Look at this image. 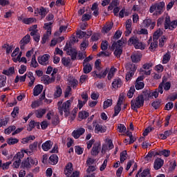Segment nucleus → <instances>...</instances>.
<instances>
[{
  "mask_svg": "<svg viewBox=\"0 0 177 177\" xmlns=\"http://www.w3.org/2000/svg\"><path fill=\"white\" fill-rule=\"evenodd\" d=\"M143 106H145V97H143V95H140L136 100H131V109L134 111L138 112L137 109H140L141 107H143Z\"/></svg>",
  "mask_w": 177,
  "mask_h": 177,
  "instance_id": "f257e3e1",
  "label": "nucleus"
},
{
  "mask_svg": "<svg viewBox=\"0 0 177 177\" xmlns=\"http://www.w3.org/2000/svg\"><path fill=\"white\" fill-rule=\"evenodd\" d=\"M58 110L60 115H63V111L64 113H70V107H71V100H67L64 102L59 101L57 102Z\"/></svg>",
  "mask_w": 177,
  "mask_h": 177,
  "instance_id": "f03ea898",
  "label": "nucleus"
},
{
  "mask_svg": "<svg viewBox=\"0 0 177 177\" xmlns=\"http://www.w3.org/2000/svg\"><path fill=\"white\" fill-rule=\"evenodd\" d=\"M165 30H170V31H174L177 27V20L171 21V17L167 16L165 19Z\"/></svg>",
  "mask_w": 177,
  "mask_h": 177,
  "instance_id": "7ed1b4c3",
  "label": "nucleus"
},
{
  "mask_svg": "<svg viewBox=\"0 0 177 177\" xmlns=\"http://www.w3.org/2000/svg\"><path fill=\"white\" fill-rule=\"evenodd\" d=\"M64 50H66L68 56H71L72 60H75L77 59V49L73 48L71 45L66 44Z\"/></svg>",
  "mask_w": 177,
  "mask_h": 177,
  "instance_id": "20e7f679",
  "label": "nucleus"
},
{
  "mask_svg": "<svg viewBox=\"0 0 177 177\" xmlns=\"http://www.w3.org/2000/svg\"><path fill=\"white\" fill-rule=\"evenodd\" d=\"M49 59H50V55L49 54H44L42 56L38 57L37 61L41 66H46V62H49Z\"/></svg>",
  "mask_w": 177,
  "mask_h": 177,
  "instance_id": "39448f33",
  "label": "nucleus"
},
{
  "mask_svg": "<svg viewBox=\"0 0 177 177\" xmlns=\"http://www.w3.org/2000/svg\"><path fill=\"white\" fill-rule=\"evenodd\" d=\"M109 68H106V69L103 71L97 73L96 71L93 72V77H96V78H99L100 80H102L103 78H106V76L109 73Z\"/></svg>",
  "mask_w": 177,
  "mask_h": 177,
  "instance_id": "423d86ee",
  "label": "nucleus"
},
{
  "mask_svg": "<svg viewBox=\"0 0 177 177\" xmlns=\"http://www.w3.org/2000/svg\"><path fill=\"white\" fill-rule=\"evenodd\" d=\"M117 43L114 41L111 48L113 50L115 49L113 52V55H115V56L119 59V57H121V55H122V48H120V47L117 46Z\"/></svg>",
  "mask_w": 177,
  "mask_h": 177,
  "instance_id": "0eeeda50",
  "label": "nucleus"
},
{
  "mask_svg": "<svg viewBox=\"0 0 177 177\" xmlns=\"http://www.w3.org/2000/svg\"><path fill=\"white\" fill-rule=\"evenodd\" d=\"M156 8V12L158 15H161L164 10H165V2L161 1L155 3Z\"/></svg>",
  "mask_w": 177,
  "mask_h": 177,
  "instance_id": "6e6552de",
  "label": "nucleus"
},
{
  "mask_svg": "<svg viewBox=\"0 0 177 177\" xmlns=\"http://www.w3.org/2000/svg\"><path fill=\"white\" fill-rule=\"evenodd\" d=\"M162 165H164V160L161 159V158H158L154 160L153 168L156 171L160 169Z\"/></svg>",
  "mask_w": 177,
  "mask_h": 177,
  "instance_id": "1a4fd4ad",
  "label": "nucleus"
},
{
  "mask_svg": "<svg viewBox=\"0 0 177 177\" xmlns=\"http://www.w3.org/2000/svg\"><path fill=\"white\" fill-rule=\"evenodd\" d=\"M53 146V142L51 140H47L41 145V149L44 151H49Z\"/></svg>",
  "mask_w": 177,
  "mask_h": 177,
  "instance_id": "9d476101",
  "label": "nucleus"
},
{
  "mask_svg": "<svg viewBox=\"0 0 177 177\" xmlns=\"http://www.w3.org/2000/svg\"><path fill=\"white\" fill-rule=\"evenodd\" d=\"M85 133V129L80 128L77 130H74L72 133V135L75 139H78L81 135Z\"/></svg>",
  "mask_w": 177,
  "mask_h": 177,
  "instance_id": "9b49d317",
  "label": "nucleus"
},
{
  "mask_svg": "<svg viewBox=\"0 0 177 177\" xmlns=\"http://www.w3.org/2000/svg\"><path fill=\"white\" fill-rule=\"evenodd\" d=\"M107 131L106 126L96 124L95 127V133H104Z\"/></svg>",
  "mask_w": 177,
  "mask_h": 177,
  "instance_id": "f8f14e48",
  "label": "nucleus"
},
{
  "mask_svg": "<svg viewBox=\"0 0 177 177\" xmlns=\"http://www.w3.org/2000/svg\"><path fill=\"white\" fill-rule=\"evenodd\" d=\"M44 86L42 84H37L33 88V96H39L42 93Z\"/></svg>",
  "mask_w": 177,
  "mask_h": 177,
  "instance_id": "ddd939ff",
  "label": "nucleus"
},
{
  "mask_svg": "<svg viewBox=\"0 0 177 177\" xmlns=\"http://www.w3.org/2000/svg\"><path fill=\"white\" fill-rule=\"evenodd\" d=\"M21 168L23 169H31V165L30 163V160H28V158L26 159H24L23 161L21 163Z\"/></svg>",
  "mask_w": 177,
  "mask_h": 177,
  "instance_id": "4468645a",
  "label": "nucleus"
},
{
  "mask_svg": "<svg viewBox=\"0 0 177 177\" xmlns=\"http://www.w3.org/2000/svg\"><path fill=\"white\" fill-rule=\"evenodd\" d=\"M126 68L128 73H133V74H135V71H136L137 67L135 64L129 62L126 64Z\"/></svg>",
  "mask_w": 177,
  "mask_h": 177,
  "instance_id": "2eb2a0df",
  "label": "nucleus"
},
{
  "mask_svg": "<svg viewBox=\"0 0 177 177\" xmlns=\"http://www.w3.org/2000/svg\"><path fill=\"white\" fill-rule=\"evenodd\" d=\"M64 172L66 176H70V175H71V173L73 172V163L68 162L66 165V168L64 170Z\"/></svg>",
  "mask_w": 177,
  "mask_h": 177,
  "instance_id": "dca6fc26",
  "label": "nucleus"
},
{
  "mask_svg": "<svg viewBox=\"0 0 177 177\" xmlns=\"http://www.w3.org/2000/svg\"><path fill=\"white\" fill-rule=\"evenodd\" d=\"M100 153V144H94L91 149V156H97Z\"/></svg>",
  "mask_w": 177,
  "mask_h": 177,
  "instance_id": "f3484780",
  "label": "nucleus"
},
{
  "mask_svg": "<svg viewBox=\"0 0 177 177\" xmlns=\"http://www.w3.org/2000/svg\"><path fill=\"white\" fill-rule=\"evenodd\" d=\"M68 82H69V84L71 85V86L75 89V88H77V86L78 85V80L77 79H75L73 76L70 75L68 77Z\"/></svg>",
  "mask_w": 177,
  "mask_h": 177,
  "instance_id": "a211bd4d",
  "label": "nucleus"
},
{
  "mask_svg": "<svg viewBox=\"0 0 177 177\" xmlns=\"http://www.w3.org/2000/svg\"><path fill=\"white\" fill-rule=\"evenodd\" d=\"M15 73V66H11L7 70H3L2 74H3L4 75H7V77H10V75H13Z\"/></svg>",
  "mask_w": 177,
  "mask_h": 177,
  "instance_id": "6ab92c4d",
  "label": "nucleus"
},
{
  "mask_svg": "<svg viewBox=\"0 0 177 177\" xmlns=\"http://www.w3.org/2000/svg\"><path fill=\"white\" fill-rule=\"evenodd\" d=\"M59 162V156H57L56 154H53L49 158V163L51 165H56Z\"/></svg>",
  "mask_w": 177,
  "mask_h": 177,
  "instance_id": "aec40b11",
  "label": "nucleus"
},
{
  "mask_svg": "<svg viewBox=\"0 0 177 177\" xmlns=\"http://www.w3.org/2000/svg\"><path fill=\"white\" fill-rule=\"evenodd\" d=\"M139 42V39L137 37L133 36L129 38L128 41V45L129 46H134V48L136 46V44Z\"/></svg>",
  "mask_w": 177,
  "mask_h": 177,
  "instance_id": "412c9836",
  "label": "nucleus"
},
{
  "mask_svg": "<svg viewBox=\"0 0 177 177\" xmlns=\"http://www.w3.org/2000/svg\"><path fill=\"white\" fill-rule=\"evenodd\" d=\"M139 42V39L137 37L133 36L129 38L128 41V45L129 46H134V48L136 46V44Z\"/></svg>",
  "mask_w": 177,
  "mask_h": 177,
  "instance_id": "4be33fe9",
  "label": "nucleus"
},
{
  "mask_svg": "<svg viewBox=\"0 0 177 177\" xmlns=\"http://www.w3.org/2000/svg\"><path fill=\"white\" fill-rule=\"evenodd\" d=\"M122 84V81H121V79L117 78V79H115L112 82V87L114 89H117L118 88H121Z\"/></svg>",
  "mask_w": 177,
  "mask_h": 177,
  "instance_id": "5701e85b",
  "label": "nucleus"
},
{
  "mask_svg": "<svg viewBox=\"0 0 177 177\" xmlns=\"http://www.w3.org/2000/svg\"><path fill=\"white\" fill-rule=\"evenodd\" d=\"M37 118H42L44 114H46V109H39L36 110L35 111Z\"/></svg>",
  "mask_w": 177,
  "mask_h": 177,
  "instance_id": "b1692460",
  "label": "nucleus"
},
{
  "mask_svg": "<svg viewBox=\"0 0 177 177\" xmlns=\"http://www.w3.org/2000/svg\"><path fill=\"white\" fill-rule=\"evenodd\" d=\"M30 36L33 37V39L35 42H39V39H41V35L37 32V30L30 32Z\"/></svg>",
  "mask_w": 177,
  "mask_h": 177,
  "instance_id": "393cba45",
  "label": "nucleus"
},
{
  "mask_svg": "<svg viewBox=\"0 0 177 177\" xmlns=\"http://www.w3.org/2000/svg\"><path fill=\"white\" fill-rule=\"evenodd\" d=\"M92 71V66H91V64L87 63L85 64V63H83V72L84 74H89Z\"/></svg>",
  "mask_w": 177,
  "mask_h": 177,
  "instance_id": "a878e982",
  "label": "nucleus"
},
{
  "mask_svg": "<svg viewBox=\"0 0 177 177\" xmlns=\"http://www.w3.org/2000/svg\"><path fill=\"white\" fill-rule=\"evenodd\" d=\"M171 60V52L167 51L166 54L163 55L162 64H167Z\"/></svg>",
  "mask_w": 177,
  "mask_h": 177,
  "instance_id": "bb28decb",
  "label": "nucleus"
},
{
  "mask_svg": "<svg viewBox=\"0 0 177 177\" xmlns=\"http://www.w3.org/2000/svg\"><path fill=\"white\" fill-rule=\"evenodd\" d=\"M55 77H49V75H45L44 79V82L45 85H49V84H52V82H55Z\"/></svg>",
  "mask_w": 177,
  "mask_h": 177,
  "instance_id": "cd10ccee",
  "label": "nucleus"
},
{
  "mask_svg": "<svg viewBox=\"0 0 177 177\" xmlns=\"http://www.w3.org/2000/svg\"><path fill=\"white\" fill-rule=\"evenodd\" d=\"M53 23L52 22H48V23H45L44 26V28L46 30V34H49L50 35L52 34V25Z\"/></svg>",
  "mask_w": 177,
  "mask_h": 177,
  "instance_id": "c85d7f7f",
  "label": "nucleus"
},
{
  "mask_svg": "<svg viewBox=\"0 0 177 177\" xmlns=\"http://www.w3.org/2000/svg\"><path fill=\"white\" fill-rule=\"evenodd\" d=\"M62 93H63L62 87H60V86H57L56 91L54 93V98L57 99V97H60V96H62Z\"/></svg>",
  "mask_w": 177,
  "mask_h": 177,
  "instance_id": "c756f323",
  "label": "nucleus"
},
{
  "mask_svg": "<svg viewBox=\"0 0 177 177\" xmlns=\"http://www.w3.org/2000/svg\"><path fill=\"white\" fill-rule=\"evenodd\" d=\"M140 59H142V55L138 54H133L131 56V59L133 63H138V62H140Z\"/></svg>",
  "mask_w": 177,
  "mask_h": 177,
  "instance_id": "7c9ffc66",
  "label": "nucleus"
},
{
  "mask_svg": "<svg viewBox=\"0 0 177 177\" xmlns=\"http://www.w3.org/2000/svg\"><path fill=\"white\" fill-rule=\"evenodd\" d=\"M163 32L161 30V29L157 30L156 32H154L153 35V41H158V38L162 35Z\"/></svg>",
  "mask_w": 177,
  "mask_h": 177,
  "instance_id": "2f4dec72",
  "label": "nucleus"
},
{
  "mask_svg": "<svg viewBox=\"0 0 177 177\" xmlns=\"http://www.w3.org/2000/svg\"><path fill=\"white\" fill-rule=\"evenodd\" d=\"M115 71H117V68H114L113 66L109 70L107 76L109 80H111V78L114 77V73H115Z\"/></svg>",
  "mask_w": 177,
  "mask_h": 177,
  "instance_id": "473e14b6",
  "label": "nucleus"
},
{
  "mask_svg": "<svg viewBox=\"0 0 177 177\" xmlns=\"http://www.w3.org/2000/svg\"><path fill=\"white\" fill-rule=\"evenodd\" d=\"M154 41L151 43V45L149 46V50L151 52H154L157 48H158V41L157 40H153Z\"/></svg>",
  "mask_w": 177,
  "mask_h": 177,
  "instance_id": "72a5a7b5",
  "label": "nucleus"
},
{
  "mask_svg": "<svg viewBox=\"0 0 177 177\" xmlns=\"http://www.w3.org/2000/svg\"><path fill=\"white\" fill-rule=\"evenodd\" d=\"M89 115V113L86 112V111H80L79 113L78 117L79 118H81V120H86Z\"/></svg>",
  "mask_w": 177,
  "mask_h": 177,
  "instance_id": "f704fd0d",
  "label": "nucleus"
},
{
  "mask_svg": "<svg viewBox=\"0 0 177 177\" xmlns=\"http://www.w3.org/2000/svg\"><path fill=\"white\" fill-rule=\"evenodd\" d=\"M37 19L35 18L30 17V18H24L22 19V22L24 24H32L34 23Z\"/></svg>",
  "mask_w": 177,
  "mask_h": 177,
  "instance_id": "c9c22d12",
  "label": "nucleus"
},
{
  "mask_svg": "<svg viewBox=\"0 0 177 177\" xmlns=\"http://www.w3.org/2000/svg\"><path fill=\"white\" fill-rule=\"evenodd\" d=\"M6 85V76L5 75H0V88H3Z\"/></svg>",
  "mask_w": 177,
  "mask_h": 177,
  "instance_id": "e433bc0d",
  "label": "nucleus"
},
{
  "mask_svg": "<svg viewBox=\"0 0 177 177\" xmlns=\"http://www.w3.org/2000/svg\"><path fill=\"white\" fill-rule=\"evenodd\" d=\"M135 88L137 91H140L145 88V82H136Z\"/></svg>",
  "mask_w": 177,
  "mask_h": 177,
  "instance_id": "4c0bfd02",
  "label": "nucleus"
},
{
  "mask_svg": "<svg viewBox=\"0 0 177 177\" xmlns=\"http://www.w3.org/2000/svg\"><path fill=\"white\" fill-rule=\"evenodd\" d=\"M13 131H16V126H10L4 130L6 135H10Z\"/></svg>",
  "mask_w": 177,
  "mask_h": 177,
  "instance_id": "58836bf2",
  "label": "nucleus"
},
{
  "mask_svg": "<svg viewBox=\"0 0 177 177\" xmlns=\"http://www.w3.org/2000/svg\"><path fill=\"white\" fill-rule=\"evenodd\" d=\"M113 23H109L106 25H105L103 28H102V31H104V32H109V31H110L111 30V28H113Z\"/></svg>",
  "mask_w": 177,
  "mask_h": 177,
  "instance_id": "ea45409f",
  "label": "nucleus"
},
{
  "mask_svg": "<svg viewBox=\"0 0 177 177\" xmlns=\"http://www.w3.org/2000/svg\"><path fill=\"white\" fill-rule=\"evenodd\" d=\"M127 155H128V153H127V150H124L120 153V161L121 164H122L124 162V161H125V160H127Z\"/></svg>",
  "mask_w": 177,
  "mask_h": 177,
  "instance_id": "a19ab883",
  "label": "nucleus"
},
{
  "mask_svg": "<svg viewBox=\"0 0 177 177\" xmlns=\"http://www.w3.org/2000/svg\"><path fill=\"white\" fill-rule=\"evenodd\" d=\"M151 106L152 107H153V109H155V110L160 109L161 106V100H158L156 101L153 102L151 103Z\"/></svg>",
  "mask_w": 177,
  "mask_h": 177,
  "instance_id": "79ce46f5",
  "label": "nucleus"
},
{
  "mask_svg": "<svg viewBox=\"0 0 177 177\" xmlns=\"http://www.w3.org/2000/svg\"><path fill=\"white\" fill-rule=\"evenodd\" d=\"M113 105V100L107 99L103 103L104 109H109L111 106Z\"/></svg>",
  "mask_w": 177,
  "mask_h": 177,
  "instance_id": "37998d69",
  "label": "nucleus"
},
{
  "mask_svg": "<svg viewBox=\"0 0 177 177\" xmlns=\"http://www.w3.org/2000/svg\"><path fill=\"white\" fill-rule=\"evenodd\" d=\"M167 39H168V37L166 36H162V37L159 39V46L160 48H163L164 45L167 41Z\"/></svg>",
  "mask_w": 177,
  "mask_h": 177,
  "instance_id": "c03bdc74",
  "label": "nucleus"
},
{
  "mask_svg": "<svg viewBox=\"0 0 177 177\" xmlns=\"http://www.w3.org/2000/svg\"><path fill=\"white\" fill-rule=\"evenodd\" d=\"M38 13L40 16H41V19H44L48 12H46V9L45 8L41 7L38 11Z\"/></svg>",
  "mask_w": 177,
  "mask_h": 177,
  "instance_id": "a18cd8bd",
  "label": "nucleus"
},
{
  "mask_svg": "<svg viewBox=\"0 0 177 177\" xmlns=\"http://www.w3.org/2000/svg\"><path fill=\"white\" fill-rule=\"evenodd\" d=\"M30 38H31V36H30V35H26L25 37H23V39H21V40L20 41V44H26L27 45V44L30 43Z\"/></svg>",
  "mask_w": 177,
  "mask_h": 177,
  "instance_id": "49530a36",
  "label": "nucleus"
},
{
  "mask_svg": "<svg viewBox=\"0 0 177 177\" xmlns=\"http://www.w3.org/2000/svg\"><path fill=\"white\" fill-rule=\"evenodd\" d=\"M151 176L150 174L149 169H145L140 174L139 177H147Z\"/></svg>",
  "mask_w": 177,
  "mask_h": 177,
  "instance_id": "de8ad7c7",
  "label": "nucleus"
},
{
  "mask_svg": "<svg viewBox=\"0 0 177 177\" xmlns=\"http://www.w3.org/2000/svg\"><path fill=\"white\" fill-rule=\"evenodd\" d=\"M8 145H16L17 143H19V139L17 138H10L7 140Z\"/></svg>",
  "mask_w": 177,
  "mask_h": 177,
  "instance_id": "09e8293b",
  "label": "nucleus"
},
{
  "mask_svg": "<svg viewBox=\"0 0 177 177\" xmlns=\"http://www.w3.org/2000/svg\"><path fill=\"white\" fill-rule=\"evenodd\" d=\"M151 25V19H145L142 22V27H144L145 28H149V27H150V26Z\"/></svg>",
  "mask_w": 177,
  "mask_h": 177,
  "instance_id": "8fccbe9b",
  "label": "nucleus"
},
{
  "mask_svg": "<svg viewBox=\"0 0 177 177\" xmlns=\"http://www.w3.org/2000/svg\"><path fill=\"white\" fill-rule=\"evenodd\" d=\"M133 93H135V86H131L130 87V89L128 91L127 93V97H129V99H132V97H133Z\"/></svg>",
  "mask_w": 177,
  "mask_h": 177,
  "instance_id": "3c124183",
  "label": "nucleus"
},
{
  "mask_svg": "<svg viewBox=\"0 0 177 177\" xmlns=\"http://www.w3.org/2000/svg\"><path fill=\"white\" fill-rule=\"evenodd\" d=\"M149 93H150V99H154V98L157 99V97H158L159 93L156 89L149 91Z\"/></svg>",
  "mask_w": 177,
  "mask_h": 177,
  "instance_id": "603ef678",
  "label": "nucleus"
},
{
  "mask_svg": "<svg viewBox=\"0 0 177 177\" xmlns=\"http://www.w3.org/2000/svg\"><path fill=\"white\" fill-rule=\"evenodd\" d=\"M24 157V152L23 151L17 153L14 156L13 160H21Z\"/></svg>",
  "mask_w": 177,
  "mask_h": 177,
  "instance_id": "864d4df0",
  "label": "nucleus"
},
{
  "mask_svg": "<svg viewBox=\"0 0 177 177\" xmlns=\"http://www.w3.org/2000/svg\"><path fill=\"white\" fill-rule=\"evenodd\" d=\"M141 95H143L144 100H149L150 99V91L145 90Z\"/></svg>",
  "mask_w": 177,
  "mask_h": 177,
  "instance_id": "5fc2aeb1",
  "label": "nucleus"
},
{
  "mask_svg": "<svg viewBox=\"0 0 177 177\" xmlns=\"http://www.w3.org/2000/svg\"><path fill=\"white\" fill-rule=\"evenodd\" d=\"M145 46L144 44L138 40V42L136 44L135 49H140L141 50H145Z\"/></svg>",
  "mask_w": 177,
  "mask_h": 177,
  "instance_id": "6e6d98bb",
  "label": "nucleus"
},
{
  "mask_svg": "<svg viewBox=\"0 0 177 177\" xmlns=\"http://www.w3.org/2000/svg\"><path fill=\"white\" fill-rule=\"evenodd\" d=\"M30 164V167L32 168V165H38V160L37 158H28Z\"/></svg>",
  "mask_w": 177,
  "mask_h": 177,
  "instance_id": "4d7b16f0",
  "label": "nucleus"
},
{
  "mask_svg": "<svg viewBox=\"0 0 177 177\" xmlns=\"http://www.w3.org/2000/svg\"><path fill=\"white\" fill-rule=\"evenodd\" d=\"M76 35H78L79 39H82V38L86 37V32H84L82 30H78Z\"/></svg>",
  "mask_w": 177,
  "mask_h": 177,
  "instance_id": "13d9d810",
  "label": "nucleus"
},
{
  "mask_svg": "<svg viewBox=\"0 0 177 177\" xmlns=\"http://www.w3.org/2000/svg\"><path fill=\"white\" fill-rule=\"evenodd\" d=\"M174 109V102H169L165 104V110L169 111V110H172Z\"/></svg>",
  "mask_w": 177,
  "mask_h": 177,
  "instance_id": "bf43d9fd",
  "label": "nucleus"
},
{
  "mask_svg": "<svg viewBox=\"0 0 177 177\" xmlns=\"http://www.w3.org/2000/svg\"><path fill=\"white\" fill-rule=\"evenodd\" d=\"M19 110H20V109L19 108V106L14 107L13 111L11 113V115H12V117H13V118H15V117H16V115H17V114H19Z\"/></svg>",
  "mask_w": 177,
  "mask_h": 177,
  "instance_id": "052dcab7",
  "label": "nucleus"
},
{
  "mask_svg": "<svg viewBox=\"0 0 177 177\" xmlns=\"http://www.w3.org/2000/svg\"><path fill=\"white\" fill-rule=\"evenodd\" d=\"M118 129H119V132L120 133H125L127 127H125V125L120 124L118 126Z\"/></svg>",
  "mask_w": 177,
  "mask_h": 177,
  "instance_id": "680f3d73",
  "label": "nucleus"
},
{
  "mask_svg": "<svg viewBox=\"0 0 177 177\" xmlns=\"http://www.w3.org/2000/svg\"><path fill=\"white\" fill-rule=\"evenodd\" d=\"M114 111L115 112L113 115V117H117V115H118V114H120V111H121V106L116 105L114 107Z\"/></svg>",
  "mask_w": 177,
  "mask_h": 177,
  "instance_id": "e2e57ef3",
  "label": "nucleus"
},
{
  "mask_svg": "<svg viewBox=\"0 0 177 177\" xmlns=\"http://www.w3.org/2000/svg\"><path fill=\"white\" fill-rule=\"evenodd\" d=\"M75 153L78 154V156H81L82 153H84V148L80 147V146H76L75 148Z\"/></svg>",
  "mask_w": 177,
  "mask_h": 177,
  "instance_id": "0e129e2a",
  "label": "nucleus"
},
{
  "mask_svg": "<svg viewBox=\"0 0 177 177\" xmlns=\"http://www.w3.org/2000/svg\"><path fill=\"white\" fill-rule=\"evenodd\" d=\"M70 62H71V60L70 59H67L65 57H63L62 59V63L63 65H64L66 67H68V66H69L70 64Z\"/></svg>",
  "mask_w": 177,
  "mask_h": 177,
  "instance_id": "69168bd1",
  "label": "nucleus"
},
{
  "mask_svg": "<svg viewBox=\"0 0 177 177\" xmlns=\"http://www.w3.org/2000/svg\"><path fill=\"white\" fill-rule=\"evenodd\" d=\"M121 35H122V32L117 30L113 35V39H120V38H121Z\"/></svg>",
  "mask_w": 177,
  "mask_h": 177,
  "instance_id": "338daca9",
  "label": "nucleus"
},
{
  "mask_svg": "<svg viewBox=\"0 0 177 177\" xmlns=\"http://www.w3.org/2000/svg\"><path fill=\"white\" fill-rule=\"evenodd\" d=\"M18 71L19 74H24L27 71V66L26 65H21Z\"/></svg>",
  "mask_w": 177,
  "mask_h": 177,
  "instance_id": "774afa93",
  "label": "nucleus"
}]
</instances>
